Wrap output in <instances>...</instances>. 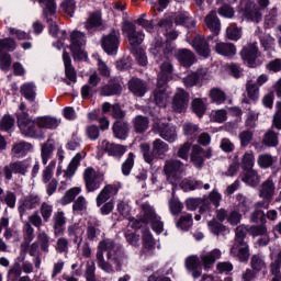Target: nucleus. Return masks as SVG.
<instances>
[{
  "label": "nucleus",
  "mask_w": 281,
  "mask_h": 281,
  "mask_svg": "<svg viewBox=\"0 0 281 281\" xmlns=\"http://www.w3.org/2000/svg\"><path fill=\"white\" fill-rule=\"evenodd\" d=\"M124 250L113 239H103L98 245L97 265L105 273H113L124 262ZM114 266V267H113Z\"/></svg>",
  "instance_id": "1"
},
{
  "label": "nucleus",
  "mask_w": 281,
  "mask_h": 281,
  "mask_svg": "<svg viewBox=\"0 0 281 281\" xmlns=\"http://www.w3.org/2000/svg\"><path fill=\"white\" fill-rule=\"evenodd\" d=\"M154 58L160 64V72L158 74V87H166L168 80H170V75L175 70L172 61H170V56H172V44L161 42L157 40L155 45L150 49Z\"/></svg>",
  "instance_id": "2"
},
{
  "label": "nucleus",
  "mask_w": 281,
  "mask_h": 281,
  "mask_svg": "<svg viewBox=\"0 0 281 281\" xmlns=\"http://www.w3.org/2000/svg\"><path fill=\"white\" fill-rule=\"evenodd\" d=\"M151 146L153 149L150 150V145L148 143H142L139 145L140 151L146 164H153L155 159H164L168 150H170V145L161 140V138L155 139Z\"/></svg>",
  "instance_id": "3"
},
{
  "label": "nucleus",
  "mask_w": 281,
  "mask_h": 281,
  "mask_svg": "<svg viewBox=\"0 0 281 281\" xmlns=\"http://www.w3.org/2000/svg\"><path fill=\"white\" fill-rule=\"evenodd\" d=\"M249 228L240 225L236 228L235 244L231 249L233 256H237L240 262H247L249 260V246L245 241V236H247Z\"/></svg>",
  "instance_id": "4"
},
{
  "label": "nucleus",
  "mask_w": 281,
  "mask_h": 281,
  "mask_svg": "<svg viewBox=\"0 0 281 281\" xmlns=\"http://www.w3.org/2000/svg\"><path fill=\"white\" fill-rule=\"evenodd\" d=\"M18 126L24 137H33L34 139L43 137V133L36 125V120H32L27 113H18Z\"/></svg>",
  "instance_id": "5"
},
{
  "label": "nucleus",
  "mask_w": 281,
  "mask_h": 281,
  "mask_svg": "<svg viewBox=\"0 0 281 281\" xmlns=\"http://www.w3.org/2000/svg\"><path fill=\"white\" fill-rule=\"evenodd\" d=\"M83 181L87 192H95L104 183V173L95 171L93 167H88L83 171Z\"/></svg>",
  "instance_id": "6"
},
{
  "label": "nucleus",
  "mask_w": 281,
  "mask_h": 281,
  "mask_svg": "<svg viewBox=\"0 0 281 281\" xmlns=\"http://www.w3.org/2000/svg\"><path fill=\"white\" fill-rule=\"evenodd\" d=\"M164 171L167 175L169 183L179 186L183 177V162L175 159L167 160L164 166Z\"/></svg>",
  "instance_id": "7"
},
{
  "label": "nucleus",
  "mask_w": 281,
  "mask_h": 281,
  "mask_svg": "<svg viewBox=\"0 0 281 281\" xmlns=\"http://www.w3.org/2000/svg\"><path fill=\"white\" fill-rule=\"evenodd\" d=\"M70 43V50L72 52L75 60H85V58H87V52H85L83 48L87 43L85 33L78 31L72 32Z\"/></svg>",
  "instance_id": "8"
},
{
  "label": "nucleus",
  "mask_w": 281,
  "mask_h": 281,
  "mask_svg": "<svg viewBox=\"0 0 281 281\" xmlns=\"http://www.w3.org/2000/svg\"><path fill=\"white\" fill-rule=\"evenodd\" d=\"M31 166L32 161L30 159L11 162L3 167L4 177L10 181L12 179V172L14 175L25 176L27 175V170H30Z\"/></svg>",
  "instance_id": "9"
},
{
  "label": "nucleus",
  "mask_w": 281,
  "mask_h": 281,
  "mask_svg": "<svg viewBox=\"0 0 281 281\" xmlns=\"http://www.w3.org/2000/svg\"><path fill=\"white\" fill-rule=\"evenodd\" d=\"M123 32L127 36V41L132 49L139 48V44L144 43V33L135 31V24L125 22L123 25Z\"/></svg>",
  "instance_id": "10"
},
{
  "label": "nucleus",
  "mask_w": 281,
  "mask_h": 281,
  "mask_svg": "<svg viewBox=\"0 0 281 281\" xmlns=\"http://www.w3.org/2000/svg\"><path fill=\"white\" fill-rule=\"evenodd\" d=\"M120 47V31H112L110 34L103 36L102 48L106 54H117Z\"/></svg>",
  "instance_id": "11"
},
{
  "label": "nucleus",
  "mask_w": 281,
  "mask_h": 281,
  "mask_svg": "<svg viewBox=\"0 0 281 281\" xmlns=\"http://www.w3.org/2000/svg\"><path fill=\"white\" fill-rule=\"evenodd\" d=\"M154 133H157L162 139H165V142H168L169 144L177 142V128L172 125L155 123Z\"/></svg>",
  "instance_id": "12"
},
{
  "label": "nucleus",
  "mask_w": 281,
  "mask_h": 281,
  "mask_svg": "<svg viewBox=\"0 0 281 281\" xmlns=\"http://www.w3.org/2000/svg\"><path fill=\"white\" fill-rule=\"evenodd\" d=\"M190 103V94L183 89H178L172 99V109L176 113H183Z\"/></svg>",
  "instance_id": "13"
},
{
  "label": "nucleus",
  "mask_w": 281,
  "mask_h": 281,
  "mask_svg": "<svg viewBox=\"0 0 281 281\" xmlns=\"http://www.w3.org/2000/svg\"><path fill=\"white\" fill-rule=\"evenodd\" d=\"M241 58L248 67H256L258 58V43H250L241 49Z\"/></svg>",
  "instance_id": "14"
},
{
  "label": "nucleus",
  "mask_w": 281,
  "mask_h": 281,
  "mask_svg": "<svg viewBox=\"0 0 281 281\" xmlns=\"http://www.w3.org/2000/svg\"><path fill=\"white\" fill-rule=\"evenodd\" d=\"M41 205V198L38 195H29L25 198H22L19 201V213L20 216H23L27 210H36Z\"/></svg>",
  "instance_id": "15"
},
{
  "label": "nucleus",
  "mask_w": 281,
  "mask_h": 281,
  "mask_svg": "<svg viewBox=\"0 0 281 281\" xmlns=\"http://www.w3.org/2000/svg\"><path fill=\"white\" fill-rule=\"evenodd\" d=\"M273 194H276V182H273V178H268L259 187V196L263 201H272Z\"/></svg>",
  "instance_id": "16"
},
{
  "label": "nucleus",
  "mask_w": 281,
  "mask_h": 281,
  "mask_svg": "<svg viewBox=\"0 0 281 281\" xmlns=\"http://www.w3.org/2000/svg\"><path fill=\"white\" fill-rule=\"evenodd\" d=\"M119 189L115 184H106L97 195V207H102L111 196H115L117 194Z\"/></svg>",
  "instance_id": "17"
},
{
  "label": "nucleus",
  "mask_w": 281,
  "mask_h": 281,
  "mask_svg": "<svg viewBox=\"0 0 281 281\" xmlns=\"http://www.w3.org/2000/svg\"><path fill=\"white\" fill-rule=\"evenodd\" d=\"M101 148L110 155V157H123L128 147L115 143H110L109 140H103L101 143Z\"/></svg>",
  "instance_id": "18"
},
{
  "label": "nucleus",
  "mask_w": 281,
  "mask_h": 281,
  "mask_svg": "<svg viewBox=\"0 0 281 281\" xmlns=\"http://www.w3.org/2000/svg\"><path fill=\"white\" fill-rule=\"evenodd\" d=\"M67 225V216L65 212L58 211L53 215V229L55 236H63Z\"/></svg>",
  "instance_id": "19"
},
{
  "label": "nucleus",
  "mask_w": 281,
  "mask_h": 281,
  "mask_svg": "<svg viewBox=\"0 0 281 281\" xmlns=\"http://www.w3.org/2000/svg\"><path fill=\"white\" fill-rule=\"evenodd\" d=\"M87 157V153L81 151L78 153L69 162L67 169L64 171V179L66 181H70V179L74 178V175H76V171L78 170V166H80V161Z\"/></svg>",
  "instance_id": "20"
},
{
  "label": "nucleus",
  "mask_w": 281,
  "mask_h": 281,
  "mask_svg": "<svg viewBox=\"0 0 281 281\" xmlns=\"http://www.w3.org/2000/svg\"><path fill=\"white\" fill-rule=\"evenodd\" d=\"M192 47H194L195 52L200 56H203L204 58H207V56H210V44H207V40H205L204 36H195L192 41Z\"/></svg>",
  "instance_id": "21"
},
{
  "label": "nucleus",
  "mask_w": 281,
  "mask_h": 281,
  "mask_svg": "<svg viewBox=\"0 0 281 281\" xmlns=\"http://www.w3.org/2000/svg\"><path fill=\"white\" fill-rule=\"evenodd\" d=\"M214 50L220 56H225L226 58H233L236 56V46L233 43L217 42L214 46Z\"/></svg>",
  "instance_id": "22"
},
{
  "label": "nucleus",
  "mask_w": 281,
  "mask_h": 281,
  "mask_svg": "<svg viewBox=\"0 0 281 281\" xmlns=\"http://www.w3.org/2000/svg\"><path fill=\"white\" fill-rule=\"evenodd\" d=\"M240 179L244 183H247L248 186H251L252 188H256L258 183H260V175H258V171L254 169H246L241 172Z\"/></svg>",
  "instance_id": "23"
},
{
  "label": "nucleus",
  "mask_w": 281,
  "mask_h": 281,
  "mask_svg": "<svg viewBox=\"0 0 281 281\" xmlns=\"http://www.w3.org/2000/svg\"><path fill=\"white\" fill-rule=\"evenodd\" d=\"M204 155H205V149H203L199 145H194L192 147V151L190 156L191 164H193L195 168H202L205 161V159L203 158Z\"/></svg>",
  "instance_id": "24"
},
{
  "label": "nucleus",
  "mask_w": 281,
  "mask_h": 281,
  "mask_svg": "<svg viewBox=\"0 0 281 281\" xmlns=\"http://www.w3.org/2000/svg\"><path fill=\"white\" fill-rule=\"evenodd\" d=\"M220 258L221 250L218 249H214L211 252H207L206 255H202L201 262L205 271H207V269H212V267H214V262H216V260H220Z\"/></svg>",
  "instance_id": "25"
},
{
  "label": "nucleus",
  "mask_w": 281,
  "mask_h": 281,
  "mask_svg": "<svg viewBox=\"0 0 281 281\" xmlns=\"http://www.w3.org/2000/svg\"><path fill=\"white\" fill-rule=\"evenodd\" d=\"M68 236L72 238L75 245L77 247H80L82 245V235L85 234V228L82 226H79L78 224H72L68 226Z\"/></svg>",
  "instance_id": "26"
},
{
  "label": "nucleus",
  "mask_w": 281,
  "mask_h": 281,
  "mask_svg": "<svg viewBox=\"0 0 281 281\" xmlns=\"http://www.w3.org/2000/svg\"><path fill=\"white\" fill-rule=\"evenodd\" d=\"M36 125L41 128H58L60 125V120L53 116H41L36 119Z\"/></svg>",
  "instance_id": "27"
},
{
  "label": "nucleus",
  "mask_w": 281,
  "mask_h": 281,
  "mask_svg": "<svg viewBox=\"0 0 281 281\" xmlns=\"http://www.w3.org/2000/svg\"><path fill=\"white\" fill-rule=\"evenodd\" d=\"M63 60H64V65H65L66 78L70 82H76V80H77L76 69L71 65V57L69 56V53H67L66 50L63 54Z\"/></svg>",
  "instance_id": "28"
},
{
  "label": "nucleus",
  "mask_w": 281,
  "mask_h": 281,
  "mask_svg": "<svg viewBox=\"0 0 281 281\" xmlns=\"http://www.w3.org/2000/svg\"><path fill=\"white\" fill-rule=\"evenodd\" d=\"M186 267L188 271H191L193 278L201 277V261L199 260V257H188L186 260Z\"/></svg>",
  "instance_id": "29"
},
{
  "label": "nucleus",
  "mask_w": 281,
  "mask_h": 281,
  "mask_svg": "<svg viewBox=\"0 0 281 281\" xmlns=\"http://www.w3.org/2000/svg\"><path fill=\"white\" fill-rule=\"evenodd\" d=\"M33 148L34 146H32L31 143L20 142L13 145L11 151L14 155V157L21 158V157H25L27 153H32Z\"/></svg>",
  "instance_id": "30"
},
{
  "label": "nucleus",
  "mask_w": 281,
  "mask_h": 281,
  "mask_svg": "<svg viewBox=\"0 0 281 281\" xmlns=\"http://www.w3.org/2000/svg\"><path fill=\"white\" fill-rule=\"evenodd\" d=\"M244 14L246 19H249L250 21H255L256 23H258L260 19H262V13H260L258 8H256V4H254V2L251 1L246 2Z\"/></svg>",
  "instance_id": "31"
},
{
  "label": "nucleus",
  "mask_w": 281,
  "mask_h": 281,
  "mask_svg": "<svg viewBox=\"0 0 281 281\" xmlns=\"http://www.w3.org/2000/svg\"><path fill=\"white\" fill-rule=\"evenodd\" d=\"M113 135L116 139H126L128 135V123L116 121L112 126Z\"/></svg>",
  "instance_id": "32"
},
{
  "label": "nucleus",
  "mask_w": 281,
  "mask_h": 281,
  "mask_svg": "<svg viewBox=\"0 0 281 281\" xmlns=\"http://www.w3.org/2000/svg\"><path fill=\"white\" fill-rule=\"evenodd\" d=\"M54 140L48 139L44 145H42L41 149V158L43 166H47V161L52 159V155H54L55 150Z\"/></svg>",
  "instance_id": "33"
},
{
  "label": "nucleus",
  "mask_w": 281,
  "mask_h": 281,
  "mask_svg": "<svg viewBox=\"0 0 281 281\" xmlns=\"http://www.w3.org/2000/svg\"><path fill=\"white\" fill-rule=\"evenodd\" d=\"M205 24L213 32V34L218 35L221 32V20L216 16V12L212 11L205 18Z\"/></svg>",
  "instance_id": "34"
},
{
  "label": "nucleus",
  "mask_w": 281,
  "mask_h": 281,
  "mask_svg": "<svg viewBox=\"0 0 281 281\" xmlns=\"http://www.w3.org/2000/svg\"><path fill=\"white\" fill-rule=\"evenodd\" d=\"M168 98L170 95L166 92V88L159 87V82H157V89L154 91V100L157 106H166L168 104Z\"/></svg>",
  "instance_id": "35"
},
{
  "label": "nucleus",
  "mask_w": 281,
  "mask_h": 281,
  "mask_svg": "<svg viewBox=\"0 0 281 281\" xmlns=\"http://www.w3.org/2000/svg\"><path fill=\"white\" fill-rule=\"evenodd\" d=\"M122 93V85L116 79L110 80V82L101 89V95H117Z\"/></svg>",
  "instance_id": "36"
},
{
  "label": "nucleus",
  "mask_w": 281,
  "mask_h": 281,
  "mask_svg": "<svg viewBox=\"0 0 281 281\" xmlns=\"http://www.w3.org/2000/svg\"><path fill=\"white\" fill-rule=\"evenodd\" d=\"M178 60L183 67H192L194 65V54L190 49H180Z\"/></svg>",
  "instance_id": "37"
},
{
  "label": "nucleus",
  "mask_w": 281,
  "mask_h": 281,
  "mask_svg": "<svg viewBox=\"0 0 281 281\" xmlns=\"http://www.w3.org/2000/svg\"><path fill=\"white\" fill-rule=\"evenodd\" d=\"M130 90L134 95H139L142 98L146 93V83L140 79L132 78L130 80Z\"/></svg>",
  "instance_id": "38"
},
{
  "label": "nucleus",
  "mask_w": 281,
  "mask_h": 281,
  "mask_svg": "<svg viewBox=\"0 0 281 281\" xmlns=\"http://www.w3.org/2000/svg\"><path fill=\"white\" fill-rule=\"evenodd\" d=\"M140 218H143V221L145 220V223L148 225V223L157 218V213H155V209H153L150 204L144 203L142 204Z\"/></svg>",
  "instance_id": "39"
},
{
  "label": "nucleus",
  "mask_w": 281,
  "mask_h": 281,
  "mask_svg": "<svg viewBox=\"0 0 281 281\" xmlns=\"http://www.w3.org/2000/svg\"><path fill=\"white\" fill-rule=\"evenodd\" d=\"M102 25V13L101 12H94L91 13L88 21L86 22V30L88 32H91V30H95L98 27H101Z\"/></svg>",
  "instance_id": "40"
},
{
  "label": "nucleus",
  "mask_w": 281,
  "mask_h": 281,
  "mask_svg": "<svg viewBox=\"0 0 281 281\" xmlns=\"http://www.w3.org/2000/svg\"><path fill=\"white\" fill-rule=\"evenodd\" d=\"M20 92L26 100L33 102L36 98V86L33 82H26L21 86Z\"/></svg>",
  "instance_id": "41"
},
{
  "label": "nucleus",
  "mask_w": 281,
  "mask_h": 281,
  "mask_svg": "<svg viewBox=\"0 0 281 281\" xmlns=\"http://www.w3.org/2000/svg\"><path fill=\"white\" fill-rule=\"evenodd\" d=\"M278 133L273 132V130H269L262 138V145L268 146L269 148H274L280 144L278 138Z\"/></svg>",
  "instance_id": "42"
},
{
  "label": "nucleus",
  "mask_w": 281,
  "mask_h": 281,
  "mask_svg": "<svg viewBox=\"0 0 281 281\" xmlns=\"http://www.w3.org/2000/svg\"><path fill=\"white\" fill-rule=\"evenodd\" d=\"M256 164V156H254V151H246L241 157V168L243 170H251Z\"/></svg>",
  "instance_id": "43"
},
{
  "label": "nucleus",
  "mask_w": 281,
  "mask_h": 281,
  "mask_svg": "<svg viewBox=\"0 0 281 281\" xmlns=\"http://www.w3.org/2000/svg\"><path fill=\"white\" fill-rule=\"evenodd\" d=\"M177 25H184L186 27H194L196 22L188 13H178L175 18Z\"/></svg>",
  "instance_id": "44"
},
{
  "label": "nucleus",
  "mask_w": 281,
  "mask_h": 281,
  "mask_svg": "<svg viewBox=\"0 0 281 281\" xmlns=\"http://www.w3.org/2000/svg\"><path fill=\"white\" fill-rule=\"evenodd\" d=\"M82 192V188L80 187H74L69 189L65 195L61 198V205H69V203H72V201Z\"/></svg>",
  "instance_id": "45"
},
{
  "label": "nucleus",
  "mask_w": 281,
  "mask_h": 281,
  "mask_svg": "<svg viewBox=\"0 0 281 281\" xmlns=\"http://www.w3.org/2000/svg\"><path fill=\"white\" fill-rule=\"evenodd\" d=\"M148 117L138 115L133 120V125L136 133H144V131H148Z\"/></svg>",
  "instance_id": "46"
},
{
  "label": "nucleus",
  "mask_w": 281,
  "mask_h": 281,
  "mask_svg": "<svg viewBox=\"0 0 281 281\" xmlns=\"http://www.w3.org/2000/svg\"><path fill=\"white\" fill-rule=\"evenodd\" d=\"M42 3L43 14L45 16H54L56 14V1L55 0H38Z\"/></svg>",
  "instance_id": "47"
},
{
  "label": "nucleus",
  "mask_w": 281,
  "mask_h": 281,
  "mask_svg": "<svg viewBox=\"0 0 281 281\" xmlns=\"http://www.w3.org/2000/svg\"><path fill=\"white\" fill-rule=\"evenodd\" d=\"M60 12H63L68 19H71V16H74V12H76V1L64 0L60 4Z\"/></svg>",
  "instance_id": "48"
},
{
  "label": "nucleus",
  "mask_w": 281,
  "mask_h": 281,
  "mask_svg": "<svg viewBox=\"0 0 281 281\" xmlns=\"http://www.w3.org/2000/svg\"><path fill=\"white\" fill-rule=\"evenodd\" d=\"M257 164L260 168L267 169L271 168L276 164V158L271 154H261L257 158Z\"/></svg>",
  "instance_id": "49"
},
{
  "label": "nucleus",
  "mask_w": 281,
  "mask_h": 281,
  "mask_svg": "<svg viewBox=\"0 0 281 281\" xmlns=\"http://www.w3.org/2000/svg\"><path fill=\"white\" fill-rule=\"evenodd\" d=\"M10 67H12V55L5 52H0V69L8 74L10 71Z\"/></svg>",
  "instance_id": "50"
},
{
  "label": "nucleus",
  "mask_w": 281,
  "mask_h": 281,
  "mask_svg": "<svg viewBox=\"0 0 281 281\" xmlns=\"http://www.w3.org/2000/svg\"><path fill=\"white\" fill-rule=\"evenodd\" d=\"M56 168V160H52L42 172L43 183H49L54 179V170Z\"/></svg>",
  "instance_id": "51"
},
{
  "label": "nucleus",
  "mask_w": 281,
  "mask_h": 281,
  "mask_svg": "<svg viewBox=\"0 0 281 281\" xmlns=\"http://www.w3.org/2000/svg\"><path fill=\"white\" fill-rule=\"evenodd\" d=\"M40 214L44 223L49 222L52 214H54V206L47 202H43L40 206Z\"/></svg>",
  "instance_id": "52"
},
{
  "label": "nucleus",
  "mask_w": 281,
  "mask_h": 281,
  "mask_svg": "<svg viewBox=\"0 0 281 281\" xmlns=\"http://www.w3.org/2000/svg\"><path fill=\"white\" fill-rule=\"evenodd\" d=\"M21 273H23L21 263L15 262L9 269L7 279H8V281H16V280H19V278H21Z\"/></svg>",
  "instance_id": "53"
},
{
  "label": "nucleus",
  "mask_w": 281,
  "mask_h": 281,
  "mask_svg": "<svg viewBox=\"0 0 281 281\" xmlns=\"http://www.w3.org/2000/svg\"><path fill=\"white\" fill-rule=\"evenodd\" d=\"M254 271H265L267 269V262L260 255H254L250 261Z\"/></svg>",
  "instance_id": "54"
},
{
  "label": "nucleus",
  "mask_w": 281,
  "mask_h": 281,
  "mask_svg": "<svg viewBox=\"0 0 281 281\" xmlns=\"http://www.w3.org/2000/svg\"><path fill=\"white\" fill-rule=\"evenodd\" d=\"M246 91L250 100H258V95H260V88L252 80L246 83Z\"/></svg>",
  "instance_id": "55"
},
{
  "label": "nucleus",
  "mask_w": 281,
  "mask_h": 281,
  "mask_svg": "<svg viewBox=\"0 0 281 281\" xmlns=\"http://www.w3.org/2000/svg\"><path fill=\"white\" fill-rule=\"evenodd\" d=\"M16 49V41L13 38H0V53L1 52H14Z\"/></svg>",
  "instance_id": "56"
},
{
  "label": "nucleus",
  "mask_w": 281,
  "mask_h": 281,
  "mask_svg": "<svg viewBox=\"0 0 281 281\" xmlns=\"http://www.w3.org/2000/svg\"><path fill=\"white\" fill-rule=\"evenodd\" d=\"M143 246L145 249H148V251L155 249V238L153 237V233L148 229L143 232Z\"/></svg>",
  "instance_id": "57"
},
{
  "label": "nucleus",
  "mask_w": 281,
  "mask_h": 281,
  "mask_svg": "<svg viewBox=\"0 0 281 281\" xmlns=\"http://www.w3.org/2000/svg\"><path fill=\"white\" fill-rule=\"evenodd\" d=\"M226 36L229 38V41H238L240 36H243V33L236 24H231L226 29Z\"/></svg>",
  "instance_id": "58"
},
{
  "label": "nucleus",
  "mask_w": 281,
  "mask_h": 281,
  "mask_svg": "<svg viewBox=\"0 0 281 281\" xmlns=\"http://www.w3.org/2000/svg\"><path fill=\"white\" fill-rule=\"evenodd\" d=\"M37 245H40L44 254H49V237L47 236V233L42 232L37 235Z\"/></svg>",
  "instance_id": "59"
},
{
  "label": "nucleus",
  "mask_w": 281,
  "mask_h": 281,
  "mask_svg": "<svg viewBox=\"0 0 281 281\" xmlns=\"http://www.w3.org/2000/svg\"><path fill=\"white\" fill-rule=\"evenodd\" d=\"M34 227H32V224L26 223L24 225V240L25 243L22 244V248L25 247L27 248L29 245L32 243V240H34Z\"/></svg>",
  "instance_id": "60"
},
{
  "label": "nucleus",
  "mask_w": 281,
  "mask_h": 281,
  "mask_svg": "<svg viewBox=\"0 0 281 281\" xmlns=\"http://www.w3.org/2000/svg\"><path fill=\"white\" fill-rule=\"evenodd\" d=\"M210 98L213 102H216V104H223V102L226 100L225 92L218 88L211 89Z\"/></svg>",
  "instance_id": "61"
},
{
  "label": "nucleus",
  "mask_w": 281,
  "mask_h": 281,
  "mask_svg": "<svg viewBox=\"0 0 281 281\" xmlns=\"http://www.w3.org/2000/svg\"><path fill=\"white\" fill-rule=\"evenodd\" d=\"M100 236V224H90L87 227V238L88 240H95Z\"/></svg>",
  "instance_id": "62"
},
{
  "label": "nucleus",
  "mask_w": 281,
  "mask_h": 281,
  "mask_svg": "<svg viewBox=\"0 0 281 281\" xmlns=\"http://www.w3.org/2000/svg\"><path fill=\"white\" fill-rule=\"evenodd\" d=\"M236 201H237V207L239 212H243L244 214L246 212H249V200L240 193L236 195Z\"/></svg>",
  "instance_id": "63"
},
{
  "label": "nucleus",
  "mask_w": 281,
  "mask_h": 281,
  "mask_svg": "<svg viewBox=\"0 0 281 281\" xmlns=\"http://www.w3.org/2000/svg\"><path fill=\"white\" fill-rule=\"evenodd\" d=\"M192 225V214H186L180 216L177 227L180 229L188 231V228Z\"/></svg>",
  "instance_id": "64"
}]
</instances>
